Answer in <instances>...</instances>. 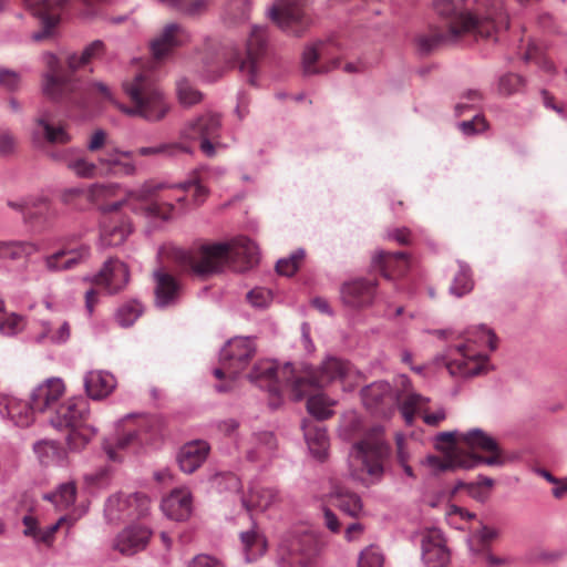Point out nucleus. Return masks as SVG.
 <instances>
[{
    "label": "nucleus",
    "mask_w": 567,
    "mask_h": 567,
    "mask_svg": "<svg viewBox=\"0 0 567 567\" xmlns=\"http://www.w3.org/2000/svg\"><path fill=\"white\" fill-rule=\"evenodd\" d=\"M433 8L443 20L444 29L432 27L416 37V48L422 54H430L440 45L465 35L496 40L509 25L503 0H478L473 8L464 0H433Z\"/></svg>",
    "instance_id": "1"
},
{
    "label": "nucleus",
    "mask_w": 567,
    "mask_h": 567,
    "mask_svg": "<svg viewBox=\"0 0 567 567\" xmlns=\"http://www.w3.org/2000/svg\"><path fill=\"white\" fill-rule=\"evenodd\" d=\"M248 379L260 389L267 390L274 400H280L284 389H289L295 400H301L337 382L343 390H351L359 380V373L349 361L328 357L317 368L302 365L296 369L290 363L278 367L274 361H259Z\"/></svg>",
    "instance_id": "2"
},
{
    "label": "nucleus",
    "mask_w": 567,
    "mask_h": 567,
    "mask_svg": "<svg viewBox=\"0 0 567 567\" xmlns=\"http://www.w3.org/2000/svg\"><path fill=\"white\" fill-rule=\"evenodd\" d=\"M32 140L43 147L47 156L55 162L64 164L78 177L95 178L103 176L133 175L136 171L131 161L132 152L110 148L105 155H97L96 162L85 156H73L72 150H54L53 145H65L71 141L70 134L62 124L55 125L48 112L39 114L34 120Z\"/></svg>",
    "instance_id": "3"
},
{
    "label": "nucleus",
    "mask_w": 567,
    "mask_h": 567,
    "mask_svg": "<svg viewBox=\"0 0 567 567\" xmlns=\"http://www.w3.org/2000/svg\"><path fill=\"white\" fill-rule=\"evenodd\" d=\"M175 258L183 269L194 276L207 278L236 259H243V269L252 267L258 261V251L252 240L241 237L233 244L203 245L187 251L177 250Z\"/></svg>",
    "instance_id": "4"
},
{
    "label": "nucleus",
    "mask_w": 567,
    "mask_h": 567,
    "mask_svg": "<svg viewBox=\"0 0 567 567\" xmlns=\"http://www.w3.org/2000/svg\"><path fill=\"white\" fill-rule=\"evenodd\" d=\"M159 186L145 184L141 189L131 192L127 198L112 203L103 207V215L100 223V240L104 246H118L125 241L131 233V224L127 217L120 213V209L135 199L145 206L151 215L167 218L173 209L171 204L153 202V196Z\"/></svg>",
    "instance_id": "5"
},
{
    "label": "nucleus",
    "mask_w": 567,
    "mask_h": 567,
    "mask_svg": "<svg viewBox=\"0 0 567 567\" xmlns=\"http://www.w3.org/2000/svg\"><path fill=\"white\" fill-rule=\"evenodd\" d=\"M123 92L128 104H117L126 115L138 116L148 122H159L171 111V104L148 71H142L123 81Z\"/></svg>",
    "instance_id": "6"
},
{
    "label": "nucleus",
    "mask_w": 567,
    "mask_h": 567,
    "mask_svg": "<svg viewBox=\"0 0 567 567\" xmlns=\"http://www.w3.org/2000/svg\"><path fill=\"white\" fill-rule=\"evenodd\" d=\"M435 449L446 461H460L462 456H471V461H502L506 456L498 441L481 429L441 432L435 436Z\"/></svg>",
    "instance_id": "7"
},
{
    "label": "nucleus",
    "mask_w": 567,
    "mask_h": 567,
    "mask_svg": "<svg viewBox=\"0 0 567 567\" xmlns=\"http://www.w3.org/2000/svg\"><path fill=\"white\" fill-rule=\"evenodd\" d=\"M410 381L401 378V384L404 390L394 394L388 382H374L362 390V401L364 406L373 414L389 417L398 405L402 417L408 425H411L415 414L422 410L427 399L412 390H408Z\"/></svg>",
    "instance_id": "8"
},
{
    "label": "nucleus",
    "mask_w": 567,
    "mask_h": 567,
    "mask_svg": "<svg viewBox=\"0 0 567 567\" xmlns=\"http://www.w3.org/2000/svg\"><path fill=\"white\" fill-rule=\"evenodd\" d=\"M465 343L455 348L454 353L445 360V367L451 375L474 377L488 370V358L480 349L488 347L491 351L497 348L495 333L485 326L473 327L465 332Z\"/></svg>",
    "instance_id": "9"
},
{
    "label": "nucleus",
    "mask_w": 567,
    "mask_h": 567,
    "mask_svg": "<svg viewBox=\"0 0 567 567\" xmlns=\"http://www.w3.org/2000/svg\"><path fill=\"white\" fill-rule=\"evenodd\" d=\"M104 50V43L100 40L93 41L81 54H72L68 60L70 72L62 70L58 59L50 54L48 56L49 71L44 75L43 92L52 100L66 99L72 92L80 90L73 79V72L99 56Z\"/></svg>",
    "instance_id": "10"
},
{
    "label": "nucleus",
    "mask_w": 567,
    "mask_h": 567,
    "mask_svg": "<svg viewBox=\"0 0 567 567\" xmlns=\"http://www.w3.org/2000/svg\"><path fill=\"white\" fill-rule=\"evenodd\" d=\"M87 415V401L72 398L60 403L48 416V421L53 427L68 431V445L76 451L83 449L96 433L93 426L86 424Z\"/></svg>",
    "instance_id": "11"
},
{
    "label": "nucleus",
    "mask_w": 567,
    "mask_h": 567,
    "mask_svg": "<svg viewBox=\"0 0 567 567\" xmlns=\"http://www.w3.org/2000/svg\"><path fill=\"white\" fill-rule=\"evenodd\" d=\"M316 555V540L308 532H288L277 549L278 567H310Z\"/></svg>",
    "instance_id": "12"
},
{
    "label": "nucleus",
    "mask_w": 567,
    "mask_h": 567,
    "mask_svg": "<svg viewBox=\"0 0 567 567\" xmlns=\"http://www.w3.org/2000/svg\"><path fill=\"white\" fill-rule=\"evenodd\" d=\"M305 6L306 0H276L270 18L281 30L301 37L311 24Z\"/></svg>",
    "instance_id": "13"
},
{
    "label": "nucleus",
    "mask_w": 567,
    "mask_h": 567,
    "mask_svg": "<svg viewBox=\"0 0 567 567\" xmlns=\"http://www.w3.org/2000/svg\"><path fill=\"white\" fill-rule=\"evenodd\" d=\"M256 348L249 338H234L221 350V367L214 370L217 379L228 377L234 380L248 364Z\"/></svg>",
    "instance_id": "14"
},
{
    "label": "nucleus",
    "mask_w": 567,
    "mask_h": 567,
    "mask_svg": "<svg viewBox=\"0 0 567 567\" xmlns=\"http://www.w3.org/2000/svg\"><path fill=\"white\" fill-rule=\"evenodd\" d=\"M220 118L215 113L207 112L189 122L182 132L186 140L200 141V150L207 156L215 154L214 141L219 136Z\"/></svg>",
    "instance_id": "15"
},
{
    "label": "nucleus",
    "mask_w": 567,
    "mask_h": 567,
    "mask_svg": "<svg viewBox=\"0 0 567 567\" xmlns=\"http://www.w3.org/2000/svg\"><path fill=\"white\" fill-rule=\"evenodd\" d=\"M69 0H24L25 6L31 13L39 19L42 30L32 34L35 42L49 39L53 34L54 28L60 23L61 13Z\"/></svg>",
    "instance_id": "16"
},
{
    "label": "nucleus",
    "mask_w": 567,
    "mask_h": 567,
    "mask_svg": "<svg viewBox=\"0 0 567 567\" xmlns=\"http://www.w3.org/2000/svg\"><path fill=\"white\" fill-rule=\"evenodd\" d=\"M267 49L266 29L259 25L252 27L246 43V58L241 59L240 53L236 51L231 61L233 65H238L240 72H247L250 75L249 82L255 83L258 62L265 55Z\"/></svg>",
    "instance_id": "17"
},
{
    "label": "nucleus",
    "mask_w": 567,
    "mask_h": 567,
    "mask_svg": "<svg viewBox=\"0 0 567 567\" xmlns=\"http://www.w3.org/2000/svg\"><path fill=\"white\" fill-rule=\"evenodd\" d=\"M422 561L430 567H440L450 560L443 533L439 528H426L419 533Z\"/></svg>",
    "instance_id": "18"
},
{
    "label": "nucleus",
    "mask_w": 567,
    "mask_h": 567,
    "mask_svg": "<svg viewBox=\"0 0 567 567\" xmlns=\"http://www.w3.org/2000/svg\"><path fill=\"white\" fill-rule=\"evenodd\" d=\"M91 254V248L86 244H66L56 252L45 256L44 267L50 272L71 270L85 262Z\"/></svg>",
    "instance_id": "19"
},
{
    "label": "nucleus",
    "mask_w": 567,
    "mask_h": 567,
    "mask_svg": "<svg viewBox=\"0 0 567 567\" xmlns=\"http://www.w3.org/2000/svg\"><path fill=\"white\" fill-rule=\"evenodd\" d=\"M190 37L178 23H168L151 41V52L156 61L167 58L175 49L185 45Z\"/></svg>",
    "instance_id": "20"
},
{
    "label": "nucleus",
    "mask_w": 567,
    "mask_h": 567,
    "mask_svg": "<svg viewBox=\"0 0 567 567\" xmlns=\"http://www.w3.org/2000/svg\"><path fill=\"white\" fill-rule=\"evenodd\" d=\"M135 506L138 516H146L150 511V499L146 495L135 493L127 496L113 495L109 497L104 508L105 518L115 523L126 518L127 509Z\"/></svg>",
    "instance_id": "21"
},
{
    "label": "nucleus",
    "mask_w": 567,
    "mask_h": 567,
    "mask_svg": "<svg viewBox=\"0 0 567 567\" xmlns=\"http://www.w3.org/2000/svg\"><path fill=\"white\" fill-rule=\"evenodd\" d=\"M65 393V385L59 378H51L35 386L30 396L34 412L49 413L60 404Z\"/></svg>",
    "instance_id": "22"
},
{
    "label": "nucleus",
    "mask_w": 567,
    "mask_h": 567,
    "mask_svg": "<svg viewBox=\"0 0 567 567\" xmlns=\"http://www.w3.org/2000/svg\"><path fill=\"white\" fill-rule=\"evenodd\" d=\"M127 266L118 259L107 260L92 279V285L103 289L109 295L117 293L128 282Z\"/></svg>",
    "instance_id": "23"
},
{
    "label": "nucleus",
    "mask_w": 567,
    "mask_h": 567,
    "mask_svg": "<svg viewBox=\"0 0 567 567\" xmlns=\"http://www.w3.org/2000/svg\"><path fill=\"white\" fill-rule=\"evenodd\" d=\"M332 44L330 42L317 41L307 45L302 53V70L307 75L329 72L338 68V60L330 63L326 61L331 54Z\"/></svg>",
    "instance_id": "24"
},
{
    "label": "nucleus",
    "mask_w": 567,
    "mask_h": 567,
    "mask_svg": "<svg viewBox=\"0 0 567 567\" xmlns=\"http://www.w3.org/2000/svg\"><path fill=\"white\" fill-rule=\"evenodd\" d=\"M354 447L358 456L362 457L363 461H385L391 451L381 426H373L368 430Z\"/></svg>",
    "instance_id": "25"
},
{
    "label": "nucleus",
    "mask_w": 567,
    "mask_h": 567,
    "mask_svg": "<svg viewBox=\"0 0 567 567\" xmlns=\"http://www.w3.org/2000/svg\"><path fill=\"white\" fill-rule=\"evenodd\" d=\"M151 530L144 524H136L122 530L114 542V548L122 554L132 555L145 548Z\"/></svg>",
    "instance_id": "26"
},
{
    "label": "nucleus",
    "mask_w": 567,
    "mask_h": 567,
    "mask_svg": "<svg viewBox=\"0 0 567 567\" xmlns=\"http://www.w3.org/2000/svg\"><path fill=\"white\" fill-rule=\"evenodd\" d=\"M375 281L355 279L342 286L341 298L343 302L352 308L369 306L375 292Z\"/></svg>",
    "instance_id": "27"
},
{
    "label": "nucleus",
    "mask_w": 567,
    "mask_h": 567,
    "mask_svg": "<svg viewBox=\"0 0 567 567\" xmlns=\"http://www.w3.org/2000/svg\"><path fill=\"white\" fill-rule=\"evenodd\" d=\"M34 413L31 403L8 394L0 395V414L17 426H29L34 420Z\"/></svg>",
    "instance_id": "28"
},
{
    "label": "nucleus",
    "mask_w": 567,
    "mask_h": 567,
    "mask_svg": "<svg viewBox=\"0 0 567 567\" xmlns=\"http://www.w3.org/2000/svg\"><path fill=\"white\" fill-rule=\"evenodd\" d=\"M373 267L378 268L388 279L404 276L410 267V260L405 252L378 251L372 258Z\"/></svg>",
    "instance_id": "29"
},
{
    "label": "nucleus",
    "mask_w": 567,
    "mask_h": 567,
    "mask_svg": "<svg viewBox=\"0 0 567 567\" xmlns=\"http://www.w3.org/2000/svg\"><path fill=\"white\" fill-rule=\"evenodd\" d=\"M161 508L166 517L182 522L187 519L193 511L192 495L186 489H175L164 497Z\"/></svg>",
    "instance_id": "30"
},
{
    "label": "nucleus",
    "mask_w": 567,
    "mask_h": 567,
    "mask_svg": "<svg viewBox=\"0 0 567 567\" xmlns=\"http://www.w3.org/2000/svg\"><path fill=\"white\" fill-rule=\"evenodd\" d=\"M155 280V303L159 308L167 307L176 302L179 296L178 281L166 270L159 268L154 271Z\"/></svg>",
    "instance_id": "31"
},
{
    "label": "nucleus",
    "mask_w": 567,
    "mask_h": 567,
    "mask_svg": "<svg viewBox=\"0 0 567 567\" xmlns=\"http://www.w3.org/2000/svg\"><path fill=\"white\" fill-rule=\"evenodd\" d=\"M142 444V439L136 431H128L120 435L116 441L104 442V451L107 456L115 461L116 458H123L130 455L131 452H136Z\"/></svg>",
    "instance_id": "32"
},
{
    "label": "nucleus",
    "mask_w": 567,
    "mask_h": 567,
    "mask_svg": "<svg viewBox=\"0 0 567 567\" xmlns=\"http://www.w3.org/2000/svg\"><path fill=\"white\" fill-rule=\"evenodd\" d=\"M278 502V492L270 486L255 484L247 496L243 497V504L247 509L264 512Z\"/></svg>",
    "instance_id": "33"
},
{
    "label": "nucleus",
    "mask_w": 567,
    "mask_h": 567,
    "mask_svg": "<svg viewBox=\"0 0 567 567\" xmlns=\"http://www.w3.org/2000/svg\"><path fill=\"white\" fill-rule=\"evenodd\" d=\"M84 383L87 394L95 400L107 396L115 388L114 377L104 371L89 372Z\"/></svg>",
    "instance_id": "34"
},
{
    "label": "nucleus",
    "mask_w": 567,
    "mask_h": 567,
    "mask_svg": "<svg viewBox=\"0 0 567 567\" xmlns=\"http://www.w3.org/2000/svg\"><path fill=\"white\" fill-rule=\"evenodd\" d=\"M239 537L246 561H254L266 553V538L256 526H252L249 530L241 532Z\"/></svg>",
    "instance_id": "35"
},
{
    "label": "nucleus",
    "mask_w": 567,
    "mask_h": 567,
    "mask_svg": "<svg viewBox=\"0 0 567 567\" xmlns=\"http://www.w3.org/2000/svg\"><path fill=\"white\" fill-rule=\"evenodd\" d=\"M336 505L347 515L358 517L363 511L361 498L343 486H334L330 493Z\"/></svg>",
    "instance_id": "36"
},
{
    "label": "nucleus",
    "mask_w": 567,
    "mask_h": 567,
    "mask_svg": "<svg viewBox=\"0 0 567 567\" xmlns=\"http://www.w3.org/2000/svg\"><path fill=\"white\" fill-rule=\"evenodd\" d=\"M305 439L315 457H324L328 450V436L326 429L317 424L305 425Z\"/></svg>",
    "instance_id": "37"
},
{
    "label": "nucleus",
    "mask_w": 567,
    "mask_h": 567,
    "mask_svg": "<svg viewBox=\"0 0 567 567\" xmlns=\"http://www.w3.org/2000/svg\"><path fill=\"white\" fill-rule=\"evenodd\" d=\"M38 251L35 244L27 240H0V258L20 259Z\"/></svg>",
    "instance_id": "38"
},
{
    "label": "nucleus",
    "mask_w": 567,
    "mask_h": 567,
    "mask_svg": "<svg viewBox=\"0 0 567 567\" xmlns=\"http://www.w3.org/2000/svg\"><path fill=\"white\" fill-rule=\"evenodd\" d=\"M351 476L363 485L379 482L384 473L382 463H353Z\"/></svg>",
    "instance_id": "39"
},
{
    "label": "nucleus",
    "mask_w": 567,
    "mask_h": 567,
    "mask_svg": "<svg viewBox=\"0 0 567 567\" xmlns=\"http://www.w3.org/2000/svg\"><path fill=\"white\" fill-rule=\"evenodd\" d=\"M76 498V487L73 482L60 484L54 493L45 494L44 499L50 501L59 511L70 508Z\"/></svg>",
    "instance_id": "40"
},
{
    "label": "nucleus",
    "mask_w": 567,
    "mask_h": 567,
    "mask_svg": "<svg viewBox=\"0 0 567 567\" xmlns=\"http://www.w3.org/2000/svg\"><path fill=\"white\" fill-rule=\"evenodd\" d=\"M118 186L116 184H93L87 188V200L90 204L100 207L103 214V207L111 206L107 200L117 195Z\"/></svg>",
    "instance_id": "41"
},
{
    "label": "nucleus",
    "mask_w": 567,
    "mask_h": 567,
    "mask_svg": "<svg viewBox=\"0 0 567 567\" xmlns=\"http://www.w3.org/2000/svg\"><path fill=\"white\" fill-rule=\"evenodd\" d=\"M209 451L210 447L206 441L195 440L181 449L177 461H205Z\"/></svg>",
    "instance_id": "42"
},
{
    "label": "nucleus",
    "mask_w": 567,
    "mask_h": 567,
    "mask_svg": "<svg viewBox=\"0 0 567 567\" xmlns=\"http://www.w3.org/2000/svg\"><path fill=\"white\" fill-rule=\"evenodd\" d=\"M333 404L329 398L322 393L312 394L307 401L308 412L317 420H327L332 415L330 406Z\"/></svg>",
    "instance_id": "43"
},
{
    "label": "nucleus",
    "mask_w": 567,
    "mask_h": 567,
    "mask_svg": "<svg viewBox=\"0 0 567 567\" xmlns=\"http://www.w3.org/2000/svg\"><path fill=\"white\" fill-rule=\"evenodd\" d=\"M249 0H230L226 6L224 19L229 24L244 22L249 17Z\"/></svg>",
    "instance_id": "44"
},
{
    "label": "nucleus",
    "mask_w": 567,
    "mask_h": 567,
    "mask_svg": "<svg viewBox=\"0 0 567 567\" xmlns=\"http://www.w3.org/2000/svg\"><path fill=\"white\" fill-rule=\"evenodd\" d=\"M8 205L14 209H19L25 220H32L37 218L44 217L50 212V203L47 199H40L33 202L32 204H18L13 202H9Z\"/></svg>",
    "instance_id": "45"
},
{
    "label": "nucleus",
    "mask_w": 567,
    "mask_h": 567,
    "mask_svg": "<svg viewBox=\"0 0 567 567\" xmlns=\"http://www.w3.org/2000/svg\"><path fill=\"white\" fill-rule=\"evenodd\" d=\"M143 308L136 300H131L123 303L116 311L115 319L117 323L127 328L131 327L142 315Z\"/></svg>",
    "instance_id": "46"
},
{
    "label": "nucleus",
    "mask_w": 567,
    "mask_h": 567,
    "mask_svg": "<svg viewBox=\"0 0 567 567\" xmlns=\"http://www.w3.org/2000/svg\"><path fill=\"white\" fill-rule=\"evenodd\" d=\"M189 152H190L189 147H187L181 143H166V144H159L157 146L140 147L137 150V154L141 156H156V155L175 156L181 153H189Z\"/></svg>",
    "instance_id": "47"
},
{
    "label": "nucleus",
    "mask_w": 567,
    "mask_h": 567,
    "mask_svg": "<svg viewBox=\"0 0 567 567\" xmlns=\"http://www.w3.org/2000/svg\"><path fill=\"white\" fill-rule=\"evenodd\" d=\"M70 338V324L62 322L58 327L52 324H44L42 332L38 337L39 342H43L44 339H49L52 343H63Z\"/></svg>",
    "instance_id": "48"
},
{
    "label": "nucleus",
    "mask_w": 567,
    "mask_h": 567,
    "mask_svg": "<svg viewBox=\"0 0 567 567\" xmlns=\"http://www.w3.org/2000/svg\"><path fill=\"white\" fill-rule=\"evenodd\" d=\"M33 452L39 460L61 458L64 455L63 447L53 440H40L33 444Z\"/></svg>",
    "instance_id": "49"
},
{
    "label": "nucleus",
    "mask_w": 567,
    "mask_h": 567,
    "mask_svg": "<svg viewBox=\"0 0 567 567\" xmlns=\"http://www.w3.org/2000/svg\"><path fill=\"white\" fill-rule=\"evenodd\" d=\"M61 200L65 205L72 206L75 209L83 210L90 204L87 200V188H66L61 194Z\"/></svg>",
    "instance_id": "50"
},
{
    "label": "nucleus",
    "mask_w": 567,
    "mask_h": 567,
    "mask_svg": "<svg viewBox=\"0 0 567 567\" xmlns=\"http://www.w3.org/2000/svg\"><path fill=\"white\" fill-rule=\"evenodd\" d=\"M384 554L380 547L369 545L358 556V567H383Z\"/></svg>",
    "instance_id": "51"
},
{
    "label": "nucleus",
    "mask_w": 567,
    "mask_h": 567,
    "mask_svg": "<svg viewBox=\"0 0 567 567\" xmlns=\"http://www.w3.org/2000/svg\"><path fill=\"white\" fill-rule=\"evenodd\" d=\"M212 487L217 492H238L240 488L239 478L233 473H217L210 477Z\"/></svg>",
    "instance_id": "52"
},
{
    "label": "nucleus",
    "mask_w": 567,
    "mask_h": 567,
    "mask_svg": "<svg viewBox=\"0 0 567 567\" xmlns=\"http://www.w3.org/2000/svg\"><path fill=\"white\" fill-rule=\"evenodd\" d=\"M23 318L11 313L4 316L3 302L0 300V332L6 336H12L20 332L23 329Z\"/></svg>",
    "instance_id": "53"
},
{
    "label": "nucleus",
    "mask_w": 567,
    "mask_h": 567,
    "mask_svg": "<svg viewBox=\"0 0 567 567\" xmlns=\"http://www.w3.org/2000/svg\"><path fill=\"white\" fill-rule=\"evenodd\" d=\"M86 148L91 153H97V155H105V151L115 148L110 138L109 134L102 130H95L87 138Z\"/></svg>",
    "instance_id": "54"
},
{
    "label": "nucleus",
    "mask_w": 567,
    "mask_h": 567,
    "mask_svg": "<svg viewBox=\"0 0 567 567\" xmlns=\"http://www.w3.org/2000/svg\"><path fill=\"white\" fill-rule=\"evenodd\" d=\"M472 289L473 280L470 269L467 267H461L454 277L453 284L451 286V292L457 297H462L468 293Z\"/></svg>",
    "instance_id": "55"
},
{
    "label": "nucleus",
    "mask_w": 567,
    "mask_h": 567,
    "mask_svg": "<svg viewBox=\"0 0 567 567\" xmlns=\"http://www.w3.org/2000/svg\"><path fill=\"white\" fill-rule=\"evenodd\" d=\"M177 95L179 102L187 106L194 105L202 100V93L185 79L177 82Z\"/></svg>",
    "instance_id": "56"
},
{
    "label": "nucleus",
    "mask_w": 567,
    "mask_h": 567,
    "mask_svg": "<svg viewBox=\"0 0 567 567\" xmlns=\"http://www.w3.org/2000/svg\"><path fill=\"white\" fill-rule=\"evenodd\" d=\"M305 257L302 250L293 252L289 258L280 259L276 265L278 274L284 276H292L300 267V264Z\"/></svg>",
    "instance_id": "57"
},
{
    "label": "nucleus",
    "mask_w": 567,
    "mask_h": 567,
    "mask_svg": "<svg viewBox=\"0 0 567 567\" xmlns=\"http://www.w3.org/2000/svg\"><path fill=\"white\" fill-rule=\"evenodd\" d=\"M18 147V138L13 132L0 128V156H11Z\"/></svg>",
    "instance_id": "58"
},
{
    "label": "nucleus",
    "mask_w": 567,
    "mask_h": 567,
    "mask_svg": "<svg viewBox=\"0 0 567 567\" xmlns=\"http://www.w3.org/2000/svg\"><path fill=\"white\" fill-rule=\"evenodd\" d=\"M272 299V293L269 289L257 287L247 293V300L254 306L264 308L269 305Z\"/></svg>",
    "instance_id": "59"
},
{
    "label": "nucleus",
    "mask_w": 567,
    "mask_h": 567,
    "mask_svg": "<svg viewBox=\"0 0 567 567\" xmlns=\"http://www.w3.org/2000/svg\"><path fill=\"white\" fill-rule=\"evenodd\" d=\"M523 85V79L518 74H506L499 80V91L509 95L517 92Z\"/></svg>",
    "instance_id": "60"
},
{
    "label": "nucleus",
    "mask_w": 567,
    "mask_h": 567,
    "mask_svg": "<svg viewBox=\"0 0 567 567\" xmlns=\"http://www.w3.org/2000/svg\"><path fill=\"white\" fill-rule=\"evenodd\" d=\"M487 128V122L484 116L476 115L471 121H464L460 124V130L465 135H473L476 133L484 132Z\"/></svg>",
    "instance_id": "61"
},
{
    "label": "nucleus",
    "mask_w": 567,
    "mask_h": 567,
    "mask_svg": "<svg viewBox=\"0 0 567 567\" xmlns=\"http://www.w3.org/2000/svg\"><path fill=\"white\" fill-rule=\"evenodd\" d=\"M181 189L187 193H192L194 202L197 205L202 204L208 194L207 188L197 182L185 183L183 186H181Z\"/></svg>",
    "instance_id": "62"
},
{
    "label": "nucleus",
    "mask_w": 567,
    "mask_h": 567,
    "mask_svg": "<svg viewBox=\"0 0 567 567\" xmlns=\"http://www.w3.org/2000/svg\"><path fill=\"white\" fill-rule=\"evenodd\" d=\"M187 567H225L224 563L210 555L200 554L195 556Z\"/></svg>",
    "instance_id": "63"
},
{
    "label": "nucleus",
    "mask_w": 567,
    "mask_h": 567,
    "mask_svg": "<svg viewBox=\"0 0 567 567\" xmlns=\"http://www.w3.org/2000/svg\"><path fill=\"white\" fill-rule=\"evenodd\" d=\"M20 84V76L18 73L7 70L0 69V85L9 91L17 90Z\"/></svg>",
    "instance_id": "64"
}]
</instances>
